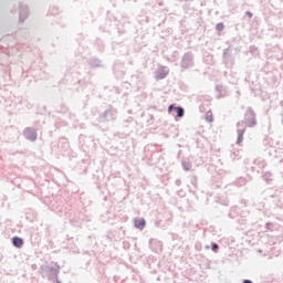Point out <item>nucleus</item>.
I'll list each match as a JSON object with an SVG mask.
<instances>
[{"label": "nucleus", "mask_w": 283, "mask_h": 283, "mask_svg": "<svg viewBox=\"0 0 283 283\" xmlns=\"http://www.w3.org/2000/svg\"><path fill=\"white\" fill-rule=\"evenodd\" d=\"M216 30H218V32H222L224 30V24L222 22L218 23L216 25Z\"/></svg>", "instance_id": "nucleus-5"}, {"label": "nucleus", "mask_w": 283, "mask_h": 283, "mask_svg": "<svg viewBox=\"0 0 283 283\" xmlns=\"http://www.w3.org/2000/svg\"><path fill=\"white\" fill-rule=\"evenodd\" d=\"M135 227L136 229H145V219H135Z\"/></svg>", "instance_id": "nucleus-1"}, {"label": "nucleus", "mask_w": 283, "mask_h": 283, "mask_svg": "<svg viewBox=\"0 0 283 283\" xmlns=\"http://www.w3.org/2000/svg\"><path fill=\"white\" fill-rule=\"evenodd\" d=\"M219 249V245L217 243H213L212 244V251L217 252Z\"/></svg>", "instance_id": "nucleus-9"}, {"label": "nucleus", "mask_w": 283, "mask_h": 283, "mask_svg": "<svg viewBox=\"0 0 283 283\" xmlns=\"http://www.w3.org/2000/svg\"><path fill=\"white\" fill-rule=\"evenodd\" d=\"M243 283H253V282H251V281H249V280H245Z\"/></svg>", "instance_id": "nucleus-11"}, {"label": "nucleus", "mask_w": 283, "mask_h": 283, "mask_svg": "<svg viewBox=\"0 0 283 283\" xmlns=\"http://www.w3.org/2000/svg\"><path fill=\"white\" fill-rule=\"evenodd\" d=\"M242 140H244V135H243V133H240L238 136L237 143L240 145V143H242Z\"/></svg>", "instance_id": "nucleus-7"}, {"label": "nucleus", "mask_w": 283, "mask_h": 283, "mask_svg": "<svg viewBox=\"0 0 283 283\" xmlns=\"http://www.w3.org/2000/svg\"><path fill=\"white\" fill-rule=\"evenodd\" d=\"M182 167H184L185 171H189V169H191V163L184 161L182 163Z\"/></svg>", "instance_id": "nucleus-4"}, {"label": "nucleus", "mask_w": 283, "mask_h": 283, "mask_svg": "<svg viewBox=\"0 0 283 283\" xmlns=\"http://www.w3.org/2000/svg\"><path fill=\"white\" fill-rule=\"evenodd\" d=\"M178 116H179V117L185 116V109H184L182 107H179V108H178Z\"/></svg>", "instance_id": "nucleus-8"}, {"label": "nucleus", "mask_w": 283, "mask_h": 283, "mask_svg": "<svg viewBox=\"0 0 283 283\" xmlns=\"http://www.w3.org/2000/svg\"><path fill=\"white\" fill-rule=\"evenodd\" d=\"M206 120H208V123H213V114H211L210 112L207 113Z\"/></svg>", "instance_id": "nucleus-6"}, {"label": "nucleus", "mask_w": 283, "mask_h": 283, "mask_svg": "<svg viewBox=\"0 0 283 283\" xmlns=\"http://www.w3.org/2000/svg\"><path fill=\"white\" fill-rule=\"evenodd\" d=\"M27 135H28L29 140H36V133L35 132L27 130Z\"/></svg>", "instance_id": "nucleus-3"}, {"label": "nucleus", "mask_w": 283, "mask_h": 283, "mask_svg": "<svg viewBox=\"0 0 283 283\" xmlns=\"http://www.w3.org/2000/svg\"><path fill=\"white\" fill-rule=\"evenodd\" d=\"M13 244L18 248V249H21V247H23V239L21 238H13Z\"/></svg>", "instance_id": "nucleus-2"}, {"label": "nucleus", "mask_w": 283, "mask_h": 283, "mask_svg": "<svg viewBox=\"0 0 283 283\" xmlns=\"http://www.w3.org/2000/svg\"><path fill=\"white\" fill-rule=\"evenodd\" d=\"M171 109H176V107H174V105H170L168 112H171Z\"/></svg>", "instance_id": "nucleus-10"}]
</instances>
